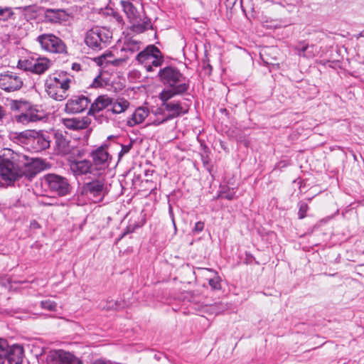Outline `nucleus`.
<instances>
[{"instance_id":"31","label":"nucleus","mask_w":364,"mask_h":364,"mask_svg":"<svg viewBox=\"0 0 364 364\" xmlns=\"http://www.w3.org/2000/svg\"><path fill=\"white\" fill-rule=\"evenodd\" d=\"M14 13L11 7L0 6V21H6L13 18Z\"/></svg>"},{"instance_id":"13","label":"nucleus","mask_w":364,"mask_h":364,"mask_svg":"<svg viewBox=\"0 0 364 364\" xmlns=\"http://www.w3.org/2000/svg\"><path fill=\"white\" fill-rule=\"evenodd\" d=\"M48 364H82L75 355L63 350L50 352L47 357Z\"/></svg>"},{"instance_id":"26","label":"nucleus","mask_w":364,"mask_h":364,"mask_svg":"<svg viewBox=\"0 0 364 364\" xmlns=\"http://www.w3.org/2000/svg\"><path fill=\"white\" fill-rule=\"evenodd\" d=\"M121 5L131 23L137 19L139 14L134 6L128 1H122Z\"/></svg>"},{"instance_id":"30","label":"nucleus","mask_w":364,"mask_h":364,"mask_svg":"<svg viewBox=\"0 0 364 364\" xmlns=\"http://www.w3.org/2000/svg\"><path fill=\"white\" fill-rule=\"evenodd\" d=\"M8 341L6 339L0 338V364H4L8 356Z\"/></svg>"},{"instance_id":"16","label":"nucleus","mask_w":364,"mask_h":364,"mask_svg":"<svg viewBox=\"0 0 364 364\" xmlns=\"http://www.w3.org/2000/svg\"><path fill=\"white\" fill-rule=\"evenodd\" d=\"M62 122L67 129L77 131L87 129L91 124V119L88 117L64 118Z\"/></svg>"},{"instance_id":"10","label":"nucleus","mask_w":364,"mask_h":364,"mask_svg":"<svg viewBox=\"0 0 364 364\" xmlns=\"http://www.w3.org/2000/svg\"><path fill=\"white\" fill-rule=\"evenodd\" d=\"M45 182L51 191L60 196H65L70 193V186L65 177L50 173L45 176Z\"/></svg>"},{"instance_id":"7","label":"nucleus","mask_w":364,"mask_h":364,"mask_svg":"<svg viewBox=\"0 0 364 364\" xmlns=\"http://www.w3.org/2000/svg\"><path fill=\"white\" fill-rule=\"evenodd\" d=\"M107 192L105 181L101 178L86 183L82 187V193L95 203L102 201Z\"/></svg>"},{"instance_id":"8","label":"nucleus","mask_w":364,"mask_h":364,"mask_svg":"<svg viewBox=\"0 0 364 364\" xmlns=\"http://www.w3.org/2000/svg\"><path fill=\"white\" fill-rule=\"evenodd\" d=\"M37 42L43 50L53 53H63L65 52L66 47L63 41L52 33H44L38 36Z\"/></svg>"},{"instance_id":"40","label":"nucleus","mask_w":364,"mask_h":364,"mask_svg":"<svg viewBox=\"0 0 364 364\" xmlns=\"http://www.w3.org/2000/svg\"><path fill=\"white\" fill-rule=\"evenodd\" d=\"M167 121H168V120H165V117H164V118H163V119H160L159 118H158V119H156L154 120V121L151 122V124H152L153 125L158 126V125H159V124H162V123H164V122H167Z\"/></svg>"},{"instance_id":"18","label":"nucleus","mask_w":364,"mask_h":364,"mask_svg":"<svg viewBox=\"0 0 364 364\" xmlns=\"http://www.w3.org/2000/svg\"><path fill=\"white\" fill-rule=\"evenodd\" d=\"M70 167L76 176L85 175L88 173H92L95 170L92 162L87 159L72 161Z\"/></svg>"},{"instance_id":"17","label":"nucleus","mask_w":364,"mask_h":364,"mask_svg":"<svg viewBox=\"0 0 364 364\" xmlns=\"http://www.w3.org/2000/svg\"><path fill=\"white\" fill-rule=\"evenodd\" d=\"M43 117L34 107H31L28 110L18 114H15L14 119L18 123L28 124L29 122H34L42 119Z\"/></svg>"},{"instance_id":"38","label":"nucleus","mask_w":364,"mask_h":364,"mask_svg":"<svg viewBox=\"0 0 364 364\" xmlns=\"http://www.w3.org/2000/svg\"><path fill=\"white\" fill-rule=\"evenodd\" d=\"M209 284L214 289H218L220 288V284L218 278L210 279Z\"/></svg>"},{"instance_id":"22","label":"nucleus","mask_w":364,"mask_h":364,"mask_svg":"<svg viewBox=\"0 0 364 364\" xmlns=\"http://www.w3.org/2000/svg\"><path fill=\"white\" fill-rule=\"evenodd\" d=\"M42 9V7L36 5H29L17 8V9L21 11L22 18L27 22L36 20Z\"/></svg>"},{"instance_id":"21","label":"nucleus","mask_w":364,"mask_h":364,"mask_svg":"<svg viewBox=\"0 0 364 364\" xmlns=\"http://www.w3.org/2000/svg\"><path fill=\"white\" fill-rule=\"evenodd\" d=\"M112 104V98L107 95L98 96L94 102L90 105L87 114L95 115L100 111L107 108Z\"/></svg>"},{"instance_id":"25","label":"nucleus","mask_w":364,"mask_h":364,"mask_svg":"<svg viewBox=\"0 0 364 364\" xmlns=\"http://www.w3.org/2000/svg\"><path fill=\"white\" fill-rule=\"evenodd\" d=\"M129 106V102L124 98H118L114 100L112 98L111 108L107 111H111L112 113L117 114L125 112Z\"/></svg>"},{"instance_id":"41","label":"nucleus","mask_w":364,"mask_h":364,"mask_svg":"<svg viewBox=\"0 0 364 364\" xmlns=\"http://www.w3.org/2000/svg\"><path fill=\"white\" fill-rule=\"evenodd\" d=\"M92 364H112L110 361L98 359L95 360Z\"/></svg>"},{"instance_id":"46","label":"nucleus","mask_w":364,"mask_h":364,"mask_svg":"<svg viewBox=\"0 0 364 364\" xmlns=\"http://www.w3.org/2000/svg\"><path fill=\"white\" fill-rule=\"evenodd\" d=\"M360 37H364V31L359 33L357 36H355V38L358 39Z\"/></svg>"},{"instance_id":"39","label":"nucleus","mask_w":364,"mask_h":364,"mask_svg":"<svg viewBox=\"0 0 364 364\" xmlns=\"http://www.w3.org/2000/svg\"><path fill=\"white\" fill-rule=\"evenodd\" d=\"M219 196L222 198H225L227 200H231L235 198V193H231V192H230V193L223 192V193H221Z\"/></svg>"},{"instance_id":"32","label":"nucleus","mask_w":364,"mask_h":364,"mask_svg":"<svg viewBox=\"0 0 364 364\" xmlns=\"http://www.w3.org/2000/svg\"><path fill=\"white\" fill-rule=\"evenodd\" d=\"M41 308H43L44 309L51 311H55L56 309H57V304L53 301L48 299V300L42 301L41 302Z\"/></svg>"},{"instance_id":"15","label":"nucleus","mask_w":364,"mask_h":364,"mask_svg":"<svg viewBox=\"0 0 364 364\" xmlns=\"http://www.w3.org/2000/svg\"><path fill=\"white\" fill-rule=\"evenodd\" d=\"M53 62L47 58H38L26 62L25 70L33 73L42 75L45 73L51 66Z\"/></svg>"},{"instance_id":"20","label":"nucleus","mask_w":364,"mask_h":364,"mask_svg":"<svg viewBox=\"0 0 364 364\" xmlns=\"http://www.w3.org/2000/svg\"><path fill=\"white\" fill-rule=\"evenodd\" d=\"M8 356H6V360L9 364H21L23 358V348L17 344L9 346L8 344Z\"/></svg>"},{"instance_id":"45","label":"nucleus","mask_w":364,"mask_h":364,"mask_svg":"<svg viewBox=\"0 0 364 364\" xmlns=\"http://www.w3.org/2000/svg\"><path fill=\"white\" fill-rule=\"evenodd\" d=\"M72 68L75 70H80V65L78 64V63H73Z\"/></svg>"},{"instance_id":"44","label":"nucleus","mask_w":364,"mask_h":364,"mask_svg":"<svg viewBox=\"0 0 364 364\" xmlns=\"http://www.w3.org/2000/svg\"><path fill=\"white\" fill-rule=\"evenodd\" d=\"M116 306H117V303L109 302L108 305L107 306H105L104 308L107 309H111L115 308Z\"/></svg>"},{"instance_id":"28","label":"nucleus","mask_w":364,"mask_h":364,"mask_svg":"<svg viewBox=\"0 0 364 364\" xmlns=\"http://www.w3.org/2000/svg\"><path fill=\"white\" fill-rule=\"evenodd\" d=\"M31 107V105L28 102L24 100H12L10 104V107L12 111H17L20 113L28 110V109Z\"/></svg>"},{"instance_id":"37","label":"nucleus","mask_w":364,"mask_h":364,"mask_svg":"<svg viewBox=\"0 0 364 364\" xmlns=\"http://www.w3.org/2000/svg\"><path fill=\"white\" fill-rule=\"evenodd\" d=\"M132 147V144L129 143L127 145H122V149L119 153V158L120 159L124 154H127Z\"/></svg>"},{"instance_id":"3","label":"nucleus","mask_w":364,"mask_h":364,"mask_svg":"<svg viewBox=\"0 0 364 364\" xmlns=\"http://www.w3.org/2000/svg\"><path fill=\"white\" fill-rule=\"evenodd\" d=\"M72 80L63 72L48 75L45 80V91L52 99L63 101L68 96Z\"/></svg>"},{"instance_id":"11","label":"nucleus","mask_w":364,"mask_h":364,"mask_svg":"<svg viewBox=\"0 0 364 364\" xmlns=\"http://www.w3.org/2000/svg\"><path fill=\"white\" fill-rule=\"evenodd\" d=\"M162 102L161 107L168 114L165 120H171L186 114L188 112L189 105L181 101H169L170 100H160Z\"/></svg>"},{"instance_id":"19","label":"nucleus","mask_w":364,"mask_h":364,"mask_svg":"<svg viewBox=\"0 0 364 364\" xmlns=\"http://www.w3.org/2000/svg\"><path fill=\"white\" fill-rule=\"evenodd\" d=\"M68 14L62 9H47L44 12V18L46 23H60L68 20Z\"/></svg>"},{"instance_id":"2","label":"nucleus","mask_w":364,"mask_h":364,"mask_svg":"<svg viewBox=\"0 0 364 364\" xmlns=\"http://www.w3.org/2000/svg\"><path fill=\"white\" fill-rule=\"evenodd\" d=\"M158 75L160 81L168 87L160 92V100H171L176 95H183L189 89L188 80L176 67L166 66L159 70Z\"/></svg>"},{"instance_id":"5","label":"nucleus","mask_w":364,"mask_h":364,"mask_svg":"<svg viewBox=\"0 0 364 364\" xmlns=\"http://www.w3.org/2000/svg\"><path fill=\"white\" fill-rule=\"evenodd\" d=\"M20 141L26 146L27 149L39 152L50 147V140L48 136L34 130H26L18 135Z\"/></svg>"},{"instance_id":"33","label":"nucleus","mask_w":364,"mask_h":364,"mask_svg":"<svg viewBox=\"0 0 364 364\" xmlns=\"http://www.w3.org/2000/svg\"><path fill=\"white\" fill-rule=\"evenodd\" d=\"M309 210V206L307 203L300 201L299 203V212H298V216L299 219H303L306 216V212Z\"/></svg>"},{"instance_id":"29","label":"nucleus","mask_w":364,"mask_h":364,"mask_svg":"<svg viewBox=\"0 0 364 364\" xmlns=\"http://www.w3.org/2000/svg\"><path fill=\"white\" fill-rule=\"evenodd\" d=\"M295 50L299 56L308 58H311L314 56L313 46H309V45H299L295 48Z\"/></svg>"},{"instance_id":"24","label":"nucleus","mask_w":364,"mask_h":364,"mask_svg":"<svg viewBox=\"0 0 364 364\" xmlns=\"http://www.w3.org/2000/svg\"><path fill=\"white\" fill-rule=\"evenodd\" d=\"M132 23L134 31L139 33H142L152 27L151 19L146 16H141L139 15L137 19Z\"/></svg>"},{"instance_id":"6","label":"nucleus","mask_w":364,"mask_h":364,"mask_svg":"<svg viewBox=\"0 0 364 364\" xmlns=\"http://www.w3.org/2000/svg\"><path fill=\"white\" fill-rule=\"evenodd\" d=\"M136 60L148 72L153 71L154 68L160 67L164 61L161 52L154 45L147 46L139 53Z\"/></svg>"},{"instance_id":"23","label":"nucleus","mask_w":364,"mask_h":364,"mask_svg":"<svg viewBox=\"0 0 364 364\" xmlns=\"http://www.w3.org/2000/svg\"><path fill=\"white\" fill-rule=\"evenodd\" d=\"M149 113V111L147 108L143 107H138L135 109L131 118L127 120V125L132 127L142 123L148 117Z\"/></svg>"},{"instance_id":"9","label":"nucleus","mask_w":364,"mask_h":364,"mask_svg":"<svg viewBox=\"0 0 364 364\" xmlns=\"http://www.w3.org/2000/svg\"><path fill=\"white\" fill-rule=\"evenodd\" d=\"M91 156L92 158V166L98 173L101 174L102 171L107 169L112 160V156L108 151V146L105 144L92 151Z\"/></svg>"},{"instance_id":"42","label":"nucleus","mask_w":364,"mask_h":364,"mask_svg":"<svg viewBox=\"0 0 364 364\" xmlns=\"http://www.w3.org/2000/svg\"><path fill=\"white\" fill-rule=\"evenodd\" d=\"M169 215H170V216L171 218V220H172L174 228L176 229V223H175V220H174V215H173V210H172L171 206H169Z\"/></svg>"},{"instance_id":"27","label":"nucleus","mask_w":364,"mask_h":364,"mask_svg":"<svg viewBox=\"0 0 364 364\" xmlns=\"http://www.w3.org/2000/svg\"><path fill=\"white\" fill-rule=\"evenodd\" d=\"M55 145L59 152L65 154L70 151L69 141L62 135H55Z\"/></svg>"},{"instance_id":"12","label":"nucleus","mask_w":364,"mask_h":364,"mask_svg":"<svg viewBox=\"0 0 364 364\" xmlns=\"http://www.w3.org/2000/svg\"><path fill=\"white\" fill-rule=\"evenodd\" d=\"M23 86V80L19 74L7 71L0 73V88L6 92L18 90Z\"/></svg>"},{"instance_id":"4","label":"nucleus","mask_w":364,"mask_h":364,"mask_svg":"<svg viewBox=\"0 0 364 364\" xmlns=\"http://www.w3.org/2000/svg\"><path fill=\"white\" fill-rule=\"evenodd\" d=\"M112 37V32L109 28L95 26L87 31L85 43L93 50H100L107 47Z\"/></svg>"},{"instance_id":"43","label":"nucleus","mask_w":364,"mask_h":364,"mask_svg":"<svg viewBox=\"0 0 364 364\" xmlns=\"http://www.w3.org/2000/svg\"><path fill=\"white\" fill-rule=\"evenodd\" d=\"M6 116V111L2 106L0 105V122H2V119Z\"/></svg>"},{"instance_id":"35","label":"nucleus","mask_w":364,"mask_h":364,"mask_svg":"<svg viewBox=\"0 0 364 364\" xmlns=\"http://www.w3.org/2000/svg\"><path fill=\"white\" fill-rule=\"evenodd\" d=\"M106 85L105 81L102 78L101 75H97L92 81V83L91 84V87L97 88V87H102L104 85Z\"/></svg>"},{"instance_id":"14","label":"nucleus","mask_w":364,"mask_h":364,"mask_svg":"<svg viewBox=\"0 0 364 364\" xmlns=\"http://www.w3.org/2000/svg\"><path fill=\"white\" fill-rule=\"evenodd\" d=\"M90 103V100L85 95H74L67 101L65 112L68 114L81 113L87 108Z\"/></svg>"},{"instance_id":"1","label":"nucleus","mask_w":364,"mask_h":364,"mask_svg":"<svg viewBox=\"0 0 364 364\" xmlns=\"http://www.w3.org/2000/svg\"><path fill=\"white\" fill-rule=\"evenodd\" d=\"M40 171L38 161L24 154L12 151L9 157L0 159V177L9 184L23 176L31 179Z\"/></svg>"},{"instance_id":"34","label":"nucleus","mask_w":364,"mask_h":364,"mask_svg":"<svg viewBox=\"0 0 364 364\" xmlns=\"http://www.w3.org/2000/svg\"><path fill=\"white\" fill-rule=\"evenodd\" d=\"M123 50L129 51L131 53H133L139 50V46L137 42L131 41L126 44Z\"/></svg>"},{"instance_id":"36","label":"nucleus","mask_w":364,"mask_h":364,"mask_svg":"<svg viewBox=\"0 0 364 364\" xmlns=\"http://www.w3.org/2000/svg\"><path fill=\"white\" fill-rule=\"evenodd\" d=\"M204 226H205V225H204L203 222H201V221L197 222L195 224V226L192 230V232L193 234H197V233L202 232L204 229Z\"/></svg>"}]
</instances>
